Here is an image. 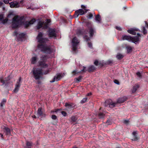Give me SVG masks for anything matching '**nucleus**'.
Here are the masks:
<instances>
[{"label": "nucleus", "instance_id": "nucleus-1", "mask_svg": "<svg viewBox=\"0 0 148 148\" xmlns=\"http://www.w3.org/2000/svg\"><path fill=\"white\" fill-rule=\"evenodd\" d=\"M36 39L38 42L40 43L38 45V49L45 53L52 54L49 56L46 55H42L40 57V60L38 62V66L43 68L47 67L48 65L45 62L48 58H52L54 57L55 49L53 46H47L44 45L45 43L48 41V39L43 38L42 33H39Z\"/></svg>", "mask_w": 148, "mask_h": 148}, {"label": "nucleus", "instance_id": "nucleus-2", "mask_svg": "<svg viewBox=\"0 0 148 148\" xmlns=\"http://www.w3.org/2000/svg\"><path fill=\"white\" fill-rule=\"evenodd\" d=\"M23 16L19 17L18 16H15L12 19V28H16L19 25H24L25 28H27L31 25L35 21L34 19H32L30 21L24 22Z\"/></svg>", "mask_w": 148, "mask_h": 148}, {"label": "nucleus", "instance_id": "nucleus-3", "mask_svg": "<svg viewBox=\"0 0 148 148\" xmlns=\"http://www.w3.org/2000/svg\"><path fill=\"white\" fill-rule=\"evenodd\" d=\"M95 32V31L93 28L90 27L89 28L88 30L85 31H84L83 30L78 29L76 32V34L78 36H79L85 34H89L90 37H88L87 35L84 36V40L87 42L90 40L92 38Z\"/></svg>", "mask_w": 148, "mask_h": 148}, {"label": "nucleus", "instance_id": "nucleus-4", "mask_svg": "<svg viewBox=\"0 0 148 148\" xmlns=\"http://www.w3.org/2000/svg\"><path fill=\"white\" fill-rule=\"evenodd\" d=\"M127 99L126 97H123L117 99L116 102H114L110 99H109L105 101V103L108 105L109 107L113 108L115 107H118L121 105V103L124 102Z\"/></svg>", "mask_w": 148, "mask_h": 148}, {"label": "nucleus", "instance_id": "nucleus-5", "mask_svg": "<svg viewBox=\"0 0 148 148\" xmlns=\"http://www.w3.org/2000/svg\"><path fill=\"white\" fill-rule=\"evenodd\" d=\"M32 73L34 77L36 80H39L41 78L43 75L42 69L41 68L34 67L32 71Z\"/></svg>", "mask_w": 148, "mask_h": 148}, {"label": "nucleus", "instance_id": "nucleus-6", "mask_svg": "<svg viewBox=\"0 0 148 148\" xmlns=\"http://www.w3.org/2000/svg\"><path fill=\"white\" fill-rule=\"evenodd\" d=\"M137 34L138 36H135L133 37L127 35H123L122 36L121 40H126L129 42H131L136 44L139 41V33H137Z\"/></svg>", "mask_w": 148, "mask_h": 148}, {"label": "nucleus", "instance_id": "nucleus-7", "mask_svg": "<svg viewBox=\"0 0 148 148\" xmlns=\"http://www.w3.org/2000/svg\"><path fill=\"white\" fill-rule=\"evenodd\" d=\"M50 22L51 21L49 19H47L45 22L43 21L39 20L36 26V28L38 29L41 28L46 29L48 27L49 24Z\"/></svg>", "mask_w": 148, "mask_h": 148}, {"label": "nucleus", "instance_id": "nucleus-8", "mask_svg": "<svg viewBox=\"0 0 148 148\" xmlns=\"http://www.w3.org/2000/svg\"><path fill=\"white\" fill-rule=\"evenodd\" d=\"M79 40L76 37H74L71 42V47L73 51H75L77 49Z\"/></svg>", "mask_w": 148, "mask_h": 148}, {"label": "nucleus", "instance_id": "nucleus-9", "mask_svg": "<svg viewBox=\"0 0 148 148\" xmlns=\"http://www.w3.org/2000/svg\"><path fill=\"white\" fill-rule=\"evenodd\" d=\"M23 3V0H21L20 1H14L9 3L10 7L11 8H17L20 6V4H22Z\"/></svg>", "mask_w": 148, "mask_h": 148}, {"label": "nucleus", "instance_id": "nucleus-10", "mask_svg": "<svg viewBox=\"0 0 148 148\" xmlns=\"http://www.w3.org/2000/svg\"><path fill=\"white\" fill-rule=\"evenodd\" d=\"M66 74L65 73H58L54 77L51 81H50L51 83L55 81H58L60 80L62 77H64Z\"/></svg>", "mask_w": 148, "mask_h": 148}, {"label": "nucleus", "instance_id": "nucleus-11", "mask_svg": "<svg viewBox=\"0 0 148 148\" xmlns=\"http://www.w3.org/2000/svg\"><path fill=\"white\" fill-rule=\"evenodd\" d=\"M14 35L16 36L17 39L19 41L22 40V38H24L25 34L24 33H21L18 35L17 31H15L14 33Z\"/></svg>", "mask_w": 148, "mask_h": 148}, {"label": "nucleus", "instance_id": "nucleus-12", "mask_svg": "<svg viewBox=\"0 0 148 148\" xmlns=\"http://www.w3.org/2000/svg\"><path fill=\"white\" fill-rule=\"evenodd\" d=\"M48 36L49 37L55 38L56 37V33L55 29L50 28L48 31Z\"/></svg>", "mask_w": 148, "mask_h": 148}, {"label": "nucleus", "instance_id": "nucleus-13", "mask_svg": "<svg viewBox=\"0 0 148 148\" xmlns=\"http://www.w3.org/2000/svg\"><path fill=\"white\" fill-rule=\"evenodd\" d=\"M84 11L83 9H79L75 11L74 15V17L75 18H77L79 15H82L83 14H84L86 13Z\"/></svg>", "mask_w": 148, "mask_h": 148}, {"label": "nucleus", "instance_id": "nucleus-14", "mask_svg": "<svg viewBox=\"0 0 148 148\" xmlns=\"http://www.w3.org/2000/svg\"><path fill=\"white\" fill-rule=\"evenodd\" d=\"M21 77H19L18 80L17 81L16 84V85L15 88L14 90V92H17L18 90L21 86Z\"/></svg>", "mask_w": 148, "mask_h": 148}, {"label": "nucleus", "instance_id": "nucleus-15", "mask_svg": "<svg viewBox=\"0 0 148 148\" xmlns=\"http://www.w3.org/2000/svg\"><path fill=\"white\" fill-rule=\"evenodd\" d=\"M86 70H87L86 69V67H85L83 66V68L82 69H81L80 71H78L77 70H76L73 71L72 72V73L73 75H74L76 74H78V73H80L82 72H85Z\"/></svg>", "mask_w": 148, "mask_h": 148}, {"label": "nucleus", "instance_id": "nucleus-16", "mask_svg": "<svg viewBox=\"0 0 148 148\" xmlns=\"http://www.w3.org/2000/svg\"><path fill=\"white\" fill-rule=\"evenodd\" d=\"M38 58V56L36 55H35L34 56H33L31 60V64H36L37 62Z\"/></svg>", "mask_w": 148, "mask_h": 148}, {"label": "nucleus", "instance_id": "nucleus-17", "mask_svg": "<svg viewBox=\"0 0 148 148\" xmlns=\"http://www.w3.org/2000/svg\"><path fill=\"white\" fill-rule=\"evenodd\" d=\"M138 30V29L136 28H131L130 29L127 30V32L129 33L132 34L133 35H135L136 34V31H137Z\"/></svg>", "mask_w": 148, "mask_h": 148}, {"label": "nucleus", "instance_id": "nucleus-18", "mask_svg": "<svg viewBox=\"0 0 148 148\" xmlns=\"http://www.w3.org/2000/svg\"><path fill=\"white\" fill-rule=\"evenodd\" d=\"M37 115L38 116H45V115L43 114L42 108H38V110Z\"/></svg>", "mask_w": 148, "mask_h": 148}, {"label": "nucleus", "instance_id": "nucleus-19", "mask_svg": "<svg viewBox=\"0 0 148 148\" xmlns=\"http://www.w3.org/2000/svg\"><path fill=\"white\" fill-rule=\"evenodd\" d=\"M95 20L96 22L98 23H101V18L99 15H97L95 16Z\"/></svg>", "mask_w": 148, "mask_h": 148}, {"label": "nucleus", "instance_id": "nucleus-20", "mask_svg": "<svg viewBox=\"0 0 148 148\" xmlns=\"http://www.w3.org/2000/svg\"><path fill=\"white\" fill-rule=\"evenodd\" d=\"M81 8L85 12H87L88 11H90L89 9H87V8L86 5H81Z\"/></svg>", "mask_w": 148, "mask_h": 148}, {"label": "nucleus", "instance_id": "nucleus-21", "mask_svg": "<svg viewBox=\"0 0 148 148\" xmlns=\"http://www.w3.org/2000/svg\"><path fill=\"white\" fill-rule=\"evenodd\" d=\"M82 78V76H80L78 78H75V81L76 83H79L81 81Z\"/></svg>", "mask_w": 148, "mask_h": 148}, {"label": "nucleus", "instance_id": "nucleus-22", "mask_svg": "<svg viewBox=\"0 0 148 148\" xmlns=\"http://www.w3.org/2000/svg\"><path fill=\"white\" fill-rule=\"evenodd\" d=\"M95 69V67L93 65L90 66L88 68V71L89 72H92Z\"/></svg>", "mask_w": 148, "mask_h": 148}, {"label": "nucleus", "instance_id": "nucleus-23", "mask_svg": "<svg viewBox=\"0 0 148 148\" xmlns=\"http://www.w3.org/2000/svg\"><path fill=\"white\" fill-rule=\"evenodd\" d=\"M123 57V56L120 53H118L117 55L116 56V58L119 60L121 59Z\"/></svg>", "mask_w": 148, "mask_h": 148}, {"label": "nucleus", "instance_id": "nucleus-24", "mask_svg": "<svg viewBox=\"0 0 148 148\" xmlns=\"http://www.w3.org/2000/svg\"><path fill=\"white\" fill-rule=\"evenodd\" d=\"M139 86L138 85H135L133 87L132 92H134L136 91V90L138 88Z\"/></svg>", "mask_w": 148, "mask_h": 148}, {"label": "nucleus", "instance_id": "nucleus-25", "mask_svg": "<svg viewBox=\"0 0 148 148\" xmlns=\"http://www.w3.org/2000/svg\"><path fill=\"white\" fill-rule=\"evenodd\" d=\"M4 129L5 131V132L7 134H8L10 133V129L7 127H5Z\"/></svg>", "mask_w": 148, "mask_h": 148}, {"label": "nucleus", "instance_id": "nucleus-26", "mask_svg": "<svg viewBox=\"0 0 148 148\" xmlns=\"http://www.w3.org/2000/svg\"><path fill=\"white\" fill-rule=\"evenodd\" d=\"M3 18L2 17H1V18H0V21H2V23L5 24L8 21L7 19H3Z\"/></svg>", "mask_w": 148, "mask_h": 148}, {"label": "nucleus", "instance_id": "nucleus-27", "mask_svg": "<svg viewBox=\"0 0 148 148\" xmlns=\"http://www.w3.org/2000/svg\"><path fill=\"white\" fill-rule=\"evenodd\" d=\"M143 32L144 35H146L147 33V31L145 29V27H143L142 28Z\"/></svg>", "mask_w": 148, "mask_h": 148}, {"label": "nucleus", "instance_id": "nucleus-28", "mask_svg": "<svg viewBox=\"0 0 148 148\" xmlns=\"http://www.w3.org/2000/svg\"><path fill=\"white\" fill-rule=\"evenodd\" d=\"M72 104L71 103H65V106L66 107H67L68 108H71L72 106Z\"/></svg>", "mask_w": 148, "mask_h": 148}, {"label": "nucleus", "instance_id": "nucleus-29", "mask_svg": "<svg viewBox=\"0 0 148 148\" xmlns=\"http://www.w3.org/2000/svg\"><path fill=\"white\" fill-rule=\"evenodd\" d=\"M6 102V100L5 99H3L2 101L1 102L0 104V106L1 107H3V105L5 104Z\"/></svg>", "mask_w": 148, "mask_h": 148}, {"label": "nucleus", "instance_id": "nucleus-30", "mask_svg": "<svg viewBox=\"0 0 148 148\" xmlns=\"http://www.w3.org/2000/svg\"><path fill=\"white\" fill-rule=\"evenodd\" d=\"M32 143L29 142H27L26 143L27 147L26 148H31L32 145Z\"/></svg>", "mask_w": 148, "mask_h": 148}, {"label": "nucleus", "instance_id": "nucleus-31", "mask_svg": "<svg viewBox=\"0 0 148 148\" xmlns=\"http://www.w3.org/2000/svg\"><path fill=\"white\" fill-rule=\"evenodd\" d=\"M126 49L127 52L129 53L131 52L132 51V49L131 47H126Z\"/></svg>", "mask_w": 148, "mask_h": 148}, {"label": "nucleus", "instance_id": "nucleus-32", "mask_svg": "<svg viewBox=\"0 0 148 148\" xmlns=\"http://www.w3.org/2000/svg\"><path fill=\"white\" fill-rule=\"evenodd\" d=\"M0 82L3 85L5 83V81L3 80V77H0Z\"/></svg>", "mask_w": 148, "mask_h": 148}, {"label": "nucleus", "instance_id": "nucleus-33", "mask_svg": "<svg viewBox=\"0 0 148 148\" xmlns=\"http://www.w3.org/2000/svg\"><path fill=\"white\" fill-rule=\"evenodd\" d=\"M87 97H85L84 98L80 101V103H85L87 100Z\"/></svg>", "mask_w": 148, "mask_h": 148}, {"label": "nucleus", "instance_id": "nucleus-34", "mask_svg": "<svg viewBox=\"0 0 148 148\" xmlns=\"http://www.w3.org/2000/svg\"><path fill=\"white\" fill-rule=\"evenodd\" d=\"M132 140L133 141H136L138 140V138L136 136V135L133 136V137L132 139Z\"/></svg>", "mask_w": 148, "mask_h": 148}, {"label": "nucleus", "instance_id": "nucleus-35", "mask_svg": "<svg viewBox=\"0 0 148 148\" xmlns=\"http://www.w3.org/2000/svg\"><path fill=\"white\" fill-rule=\"evenodd\" d=\"M51 71L50 69H48L45 71L44 72H43V75H46L48 74Z\"/></svg>", "mask_w": 148, "mask_h": 148}, {"label": "nucleus", "instance_id": "nucleus-36", "mask_svg": "<svg viewBox=\"0 0 148 148\" xmlns=\"http://www.w3.org/2000/svg\"><path fill=\"white\" fill-rule=\"evenodd\" d=\"M88 47L92 49V44L91 42H88L87 43Z\"/></svg>", "mask_w": 148, "mask_h": 148}, {"label": "nucleus", "instance_id": "nucleus-37", "mask_svg": "<svg viewBox=\"0 0 148 148\" xmlns=\"http://www.w3.org/2000/svg\"><path fill=\"white\" fill-rule=\"evenodd\" d=\"M10 79V76H8L7 77L5 78V86H7V84L6 82H8V80Z\"/></svg>", "mask_w": 148, "mask_h": 148}, {"label": "nucleus", "instance_id": "nucleus-38", "mask_svg": "<svg viewBox=\"0 0 148 148\" xmlns=\"http://www.w3.org/2000/svg\"><path fill=\"white\" fill-rule=\"evenodd\" d=\"M93 17L92 14L90 13L87 16V18L89 19H91Z\"/></svg>", "mask_w": 148, "mask_h": 148}, {"label": "nucleus", "instance_id": "nucleus-39", "mask_svg": "<svg viewBox=\"0 0 148 148\" xmlns=\"http://www.w3.org/2000/svg\"><path fill=\"white\" fill-rule=\"evenodd\" d=\"M99 116L100 118H102L104 116V114L102 113H100L99 114Z\"/></svg>", "mask_w": 148, "mask_h": 148}, {"label": "nucleus", "instance_id": "nucleus-40", "mask_svg": "<svg viewBox=\"0 0 148 148\" xmlns=\"http://www.w3.org/2000/svg\"><path fill=\"white\" fill-rule=\"evenodd\" d=\"M71 119L72 121L74 122H75L76 121V119L75 116H72L71 117Z\"/></svg>", "mask_w": 148, "mask_h": 148}, {"label": "nucleus", "instance_id": "nucleus-41", "mask_svg": "<svg viewBox=\"0 0 148 148\" xmlns=\"http://www.w3.org/2000/svg\"><path fill=\"white\" fill-rule=\"evenodd\" d=\"M51 118L55 120L57 119V117L56 115H53L51 116Z\"/></svg>", "mask_w": 148, "mask_h": 148}, {"label": "nucleus", "instance_id": "nucleus-42", "mask_svg": "<svg viewBox=\"0 0 148 148\" xmlns=\"http://www.w3.org/2000/svg\"><path fill=\"white\" fill-rule=\"evenodd\" d=\"M99 62L97 60H96L94 62V64L96 65V66H97L98 65Z\"/></svg>", "mask_w": 148, "mask_h": 148}, {"label": "nucleus", "instance_id": "nucleus-43", "mask_svg": "<svg viewBox=\"0 0 148 148\" xmlns=\"http://www.w3.org/2000/svg\"><path fill=\"white\" fill-rule=\"evenodd\" d=\"M61 113L64 116H65L66 115V113L64 111H62L61 112Z\"/></svg>", "mask_w": 148, "mask_h": 148}, {"label": "nucleus", "instance_id": "nucleus-44", "mask_svg": "<svg viewBox=\"0 0 148 148\" xmlns=\"http://www.w3.org/2000/svg\"><path fill=\"white\" fill-rule=\"evenodd\" d=\"M114 82L115 84H119V81L117 80H116V79L114 80Z\"/></svg>", "mask_w": 148, "mask_h": 148}, {"label": "nucleus", "instance_id": "nucleus-45", "mask_svg": "<svg viewBox=\"0 0 148 148\" xmlns=\"http://www.w3.org/2000/svg\"><path fill=\"white\" fill-rule=\"evenodd\" d=\"M116 28L117 30H119V31H121L122 30V29L120 27L116 26Z\"/></svg>", "mask_w": 148, "mask_h": 148}, {"label": "nucleus", "instance_id": "nucleus-46", "mask_svg": "<svg viewBox=\"0 0 148 148\" xmlns=\"http://www.w3.org/2000/svg\"><path fill=\"white\" fill-rule=\"evenodd\" d=\"M112 60H109L107 61V64H110L112 63Z\"/></svg>", "mask_w": 148, "mask_h": 148}, {"label": "nucleus", "instance_id": "nucleus-47", "mask_svg": "<svg viewBox=\"0 0 148 148\" xmlns=\"http://www.w3.org/2000/svg\"><path fill=\"white\" fill-rule=\"evenodd\" d=\"M27 9H31L32 10H34V9L35 8H33V7H32L31 6L29 7V6L28 7V8H27Z\"/></svg>", "mask_w": 148, "mask_h": 148}, {"label": "nucleus", "instance_id": "nucleus-48", "mask_svg": "<svg viewBox=\"0 0 148 148\" xmlns=\"http://www.w3.org/2000/svg\"><path fill=\"white\" fill-rule=\"evenodd\" d=\"M9 0H3V1L5 4H8L9 3Z\"/></svg>", "mask_w": 148, "mask_h": 148}, {"label": "nucleus", "instance_id": "nucleus-49", "mask_svg": "<svg viewBox=\"0 0 148 148\" xmlns=\"http://www.w3.org/2000/svg\"><path fill=\"white\" fill-rule=\"evenodd\" d=\"M136 134H137V132L136 131H134L133 133H132V135H133V136H134V135H136Z\"/></svg>", "mask_w": 148, "mask_h": 148}, {"label": "nucleus", "instance_id": "nucleus-50", "mask_svg": "<svg viewBox=\"0 0 148 148\" xmlns=\"http://www.w3.org/2000/svg\"><path fill=\"white\" fill-rule=\"evenodd\" d=\"M145 27L148 28V23L146 21H145Z\"/></svg>", "mask_w": 148, "mask_h": 148}, {"label": "nucleus", "instance_id": "nucleus-51", "mask_svg": "<svg viewBox=\"0 0 148 148\" xmlns=\"http://www.w3.org/2000/svg\"><path fill=\"white\" fill-rule=\"evenodd\" d=\"M13 14V12H10L8 15V17H10L11 15Z\"/></svg>", "mask_w": 148, "mask_h": 148}, {"label": "nucleus", "instance_id": "nucleus-52", "mask_svg": "<svg viewBox=\"0 0 148 148\" xmlns=\"http://www.w3.org/2000/svg\"><path fill=\"white\" fill-rule=\"evenodd\" d=\"M124 122L125 123H127L129 122V121L128 120H125L124 121Z\"/></svg>", "mask_w": 148, "mask_h": 148}, {"label": "nucleus", "instance_id": "nucleus-53", "mask_svg": "<svg viewBox=\"0 0 148 148\" xmlns=\"http://www.w3.org/2000/svg\"><path fill=\"white\" fill-rule=\"evenodd\" d=\"M92 95V93H88L87 95V96H90Z\"/></svg>", "mask_w": 148, "mask_h": 148}, {"label": "nucleus", "instance_id": "nucleus-54", "mask_svg": "<svg viewBox=\"0 0 148 148\" xmlns=\"http://www.w3.org/2000/svg\"><path fill=\"white\" fill-rule=\"evenodd\" d=\"M3 3L2 2L0 1V6H1L3 5Z\"/></svg>", "mask_w": 148, "mask_h": 148}, {"label": "nucleus", "instance_id": "nucleus-55", "mask_svg": "<svg viewBox=\"0 0 148 148\" xmlns=\"http://www.w3.org/2000/svg\"><path fill=\"white\" fill-rule=\"evenodd\" d=\"M141 77V74L139 72V78H140Z\"/></svg>", "mask_w": 148, "mask_h": 148}, {"label": "nucleus", "instance_id": "nucleus-56", "mask_svg": "<svg viewBox=\"0 0 148 148\" xmlns=\"http://www.w3.org/2000/svg\"><path fill=\"white\" fill-rule=\"evenodd\" d=\"M136 74L138 76H139V72H137L136 73Z\"/></svg>", "mask_w": 148, "mask_h": 148}, {"label": "nucleus", "instance_id": "nucleus-57", "mask_svg": "<svg viewBox=\"0 0 148 148\" xmlns=\"http://www.w3.org/2000/svg\"><path fill=\"white\" fill-rule=\"evenodd\" d=\"M32 117L33 118H36V116L35 115H34V116H32Z\"/></svg>", "mask_w": 148, "mask_h": 148}, {"label": "nucleus", "instance_id": "nucleus-58", "mask_svg": "<svg viewBox=\"0 0 148 148\" xmlns=\"http://www.w3.org/2000/svg\"><path fill=\"white\" fill-rule=\"evenodd\" d=\"M57 112V111H51V113H53V112Z\"/></svg>", "mask_w": 148, "mask_h": 148}, {"label": "nucleus", "instance_id": "nucleus-59", "mask_svg": "<svg viewBox=\"0 0 148 148\" xmlns=\"http://www.w3.org/2000/svg\"><path fill=\"white\" fill-rule=\"evenodd\" d=\"M0 135L2 137H3V135L2 134H0Z\"/></svg>", "mask_w": 148, "mask_h": 148}, {"label": "nucleus", "instance_id": "nucleus-60", "mask_svg": "<svg viewBox=\"0 0 148 148\" xmlns=\"http://www.w3.org/2000/svg\"><path fill=\"white\" fill-rule=\"evenodd\" d=\"M139 37H141V35L140 34H139Z\"/></svg>", "mask_w": 148, "mask_h": 148}, {"label": "nucleus", "instance_id": "nucleus-61", "mask_svg": "<svg viewBox=\"0 0 148 148\" xmlns=\"http://www.w3.org/2000/svg\"><path fill=\"white\" fill-rule=\"evenodd\" d=\"M73 148H77V147H73Z\"/></svg>", "mask_w": 148, "mask_h": 148}, {"label": "nucleus", "instance_id": "nucleus-62", "mask_svg": "<svg viewBox=\"0 0 148 148\" xmlns=\"http://www.w3.org/2000/svg\"><path fill=\"white\" fill-rule=\"evenodd\" d=\"M12 0H9V1H12Z\"/></svg>", "mask_w": 148, "mask_h": 148}, {"label": "nucleus", "instance_id": "nucleus-63", "mask_svg": "<svg viewBox=\"0 0 148 148\" xmlns=\"http://www.w3.org/2000/svg\"><path fill=\"white\" fill-rule=\"evenodd\" d=\"M147 38H148V36H147Z\"/></svg>", "mask_w": 148, "mask_h": 148}]
</instances>
